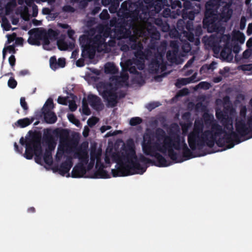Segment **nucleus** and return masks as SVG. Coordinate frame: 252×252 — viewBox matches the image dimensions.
Instances as JSON below:
<instances>
[{
	"mask_svg": "<svg viewBox=\"0 0 252 252\" xmlns=\"http://www.w3.org/2000/svg\"><path fill=\"white\" fill-rule=\"evenodd\" d=\"M204 123L211 126V129L203 131L204 125L201 120H195L192 130L188 134V142L190 149L201 150L205 146L213 148L218 137L224 132L222 126L214 120V116L208 113L203 115Z\"/></svg>",
	"mask_w": 252,
	"mask_h": 252,
	"instance_id": "f257e3e1",
	"label": "nucleus"
},
{
	"mask_svg": "<svg viewBox=\"0 0 252 252\" xmlns=\"http://www.w3.org/2000/svg\"><path fill=\"white\" fill-rule=\"evenodd\" d=\"M119 160L122 162L117 169H112L113 177L126 176L134 174H143L147 168L142 167L140 162L145 164L152 163L154 160L146 158L142 154L137 157L135 145L132 139L126 141L124 145Z\"/></svg>",
	"mask_w": 252,
	"mask_h": 252,
	"instance_id": "f03ea898",
	"label": "nucleus"
},
{
	"mask_svg": "<svg viewBox=\"0 0 252 252\" xmlns=\"http://www.w3.org/2000/svg\"><path fill=\"white\" fill-rule=\"evenodd\" d=\"M144 5L142 2H138L136 3H131L128 1H125L122 6L120 13H122L126 18H131L130 22H133L140 17L138 14L139 10L141 11V14H144L145 18L146 16H149L150 11H154L155 13H158L164 7V5L168 4L167 0H144Z\"/></svg>",
	"mask_w": 252,
	"mask_h": 252,
	"instance_id": "7ed1b4c3",
	"label": "nucleus"
},
{
	"mask_svg": "<svg viewBox=\"0 0 252 252\" xmlns=\"http://www.w3.org/2000/svg\"><path fill=\"white\" fill-rule=\"evenodd\" d=\"M125 1H128V2H130L131 3H136V4L138 3V2L143 3L142 1L138 0L135 2H132L131 0H126L122 2L121 8L118 12V16L119 18H113L110 21V27H114L113 30L115 33V34L117 36H119L120 37L123 36L127 30L135 29L137 27L139 23L146 22L148 20L149 17L146 16V17L145 18V16L144 14H141L142 11L139 10V12H138V14L139 16L141 15V16L140 17H137L138 19L133 21V22H130L131 18L128 17L127 18H126L124 15H122V13H120L122 4Z\"/></svg>",
	"mask_w": 252,
	"mask_h": 252,
	"instance_id": "20e7f679",
	"label": "nucleus"
},
{
	"mask_svg": "<svg viewBox=\"0 0 252 252\" xmlns=\"http://www.w3.org/2000/svg\"><path fill=\"white\" fill-rule=\"evenodd\" d=\"M156 142H159L160 146L165 149L168 152V156L175 163L181 162L183 159H178L179 155L174 150L179 149L180 142V135L174 133L169 136L167 135L165 131L161 128H158L155 131Z\"/></svg>",
	"mask_w": 252,
	"mask_h": 252,
	"instance_id": "39448f33",
	"label": "nucleus"
},
{
	"mask_svg": "<svg viewBox=\"0 0 252 252\" xmlns=\"http://www.w3.org/2000/svg\"><path fill=\"white\" fill-rule=\"evenodd\" d=\"M221 2V0H208L205 4L203 27L208 32L220 31L223 29L217 14V9Z\"/></svg>",
	"mask_w": 252,
	"mask_h": 252,
	"instance_id": "423d86ee",
	"label": "nucleus"
},
{
	"mask_svg": "<svg viewBox=\"0 0 252 252\" xmlns=\"http://www.w3.org/2000/svg\"><path fill=\"white\" fill-rule=\"evenodd\" d=\"M124 82L120 78H117L115 86L110 82H100L99 84L98 91L104 101L107 102V106L114 107L117 105L118 101L116 91L119 86H122Z\"/></svg>",
	"mask_w": 252,
	"mask_h": 252,
	"instance_id": "0eeeda50",
	"label": "nucleus"
},
{
	"mask_svg": "<svg viewBox=\"0 0 252 252\" xmlns=\"http://www.w3.org/2000/svg\"><path fill=\"white\" fill-rule=\"evenodd\" d=\"M220 123L224 128L229 131V132L224 131L223 133L224 134L222 137L216 139L215 143L219 147H223L225 146V144H227L226 148L231 149L234 146L235 144H239L242 142L237 134L233 130V120L231 117L228 116Z\"/></svg>",
	"mask_w": 252,
	"mask_h": 252,
	"instance_id": "6e6552de",
	"label": "nucleus"
},
{
	"mask_svg": "<svg viewBox=\"0 0 252 252\" xmlns=\"http://www.w3.org/2000/svg\"><path fill=\"white\" fill-rule=\"evenodd\" d=\"M142 149L144 153L147 156H150L153 157L157 154L158 152H160L164 155H166L168 152L165 149L160 146L159 142H152L151 139H149L147 142L142 144Z\"/></svg>",
	"mask_w": 252,
	"mask_h": 252,
	"instance_id": "1a4fd4ad",
	"label": "nucleus"
},
{
	"mask_svg": "<svg viewBox=\"0 0 252 252\" xmlns=\"http://www.w3.org/2000/svg\"><path fill=\"white\" fill-rule=\"evenodd\" d=\"M236 133L238 136L244 137L249 134H252V118L248 117L247 124L244 119L236 120Z\"/></svg>",
	"mask_w": 252,
	"mask_h": 252,
	"instance_id": "9d476101",
	"label": "nucleus"
},
{
	"mask_svg": "<svg viewBox=\"0 0 252 252\" xmlns=\"http://www.w3.org/2000/svg\"><path fill=\"white\" fill-rule=\"evenodd\" d=\"M195 2H191L189 0H185L183 3V9L182 10V17L184 20H193L195 14L199 12L198 10L195 11L193 9L194 6L195 5L200 9V4L195 3Z\"/></svg>",
	"mask_w": 252,
	"mask_h": 252,
	"instance_id": "9b49d317",
	"label": "nucleus"
},
{
	"mask_svg": "<svg viewBox=\"0 0 252 252\" xmlns=\"http://www.w3.org/2000/svg\"><path fill=\"white\" fill-rule=\"evenodd\" d=\"M224 37V35L220 36L212 35L209 37L204 36L202 40L205 45L212 48L215 53H219L221 47L220 42Z\"/></svg>",
	"mask_w": 252,
	"mask_h": 252,
	"instance_id": "f8f14e48",
	"label": "nucleus"
},
{
	"mask_svg": "<svg viewBox=\"0 0 252 252\" xmlns=\"http://www.w3.org/2000/svg\"><path fill=\"white\" fill-rule=\"evenodd\" d=\"M219 8L217 9L218 10ZM220 12L217 14L218 16V20L220 21L221 26L222 27V29L220 31H215L216 32H223L224 31V27H222L221 24V21L227 22L231 17L232 14V10L231 8V5L230 4L225 3L224 5L222 6V8L220 10Z\"/></svg>",
	"mask_w": 252,
	"mask_h": 252,
	"instance_id": "ddd939ff",
	"label": "nucleus"
},
{
	"mask_svg": "<svg viewBox=\"0 0 252 252\" xmlns=\"http://www.w3.org/2000/svg\"><path fill=\"white\" fill-rule=\"evenodd\" d=\"M38 138L39 142H41V136L39 134H34L32 138L28 140L26 143V151L24 154V157L28 159H31L33 158L34 153L35 152V148L33 141L36 139Z\"/></svg>",
	"mask_w": 252,
	"mask_h": 252,
	"instance_id": "4468645a",
	"label": "nucleus"
},
{
	"mask_svg": "<svg viewBox=\"0 0 252 252\" xmlns=\"http://www.w3.org/2000/svg\"><path fill=\"white\" fill-rule=\"evenodd\" d=\"M88 147V143L83 142L74 153V157L77 158L81 163L86 164L89 161V155L87 151Z\"/></svg>",
	"mask_w": 252,
	"mask_h": 252,
	"instance_id": "2eb2a0df",
	"label": "nucleus"
},
{
	"mask_svg": "<svg viewBox=\"0 0 252 252\" xmlns=\"http://www.w3.org/2000/svg\"><path fill=\"white\" fill-rule=\"evenodd\" d=\"M43 31V30H40L38 28L30 30L28 32L30 35L28 39V43L31 45L39 46L41 44L40 40Z\"/></svg>",
	"mask_w": 252,
	"mask_h": 252,
	"instance_id": "dca6fc26",
	"label": "nucleus"
},
{
	"mask_svg": "<svg viewBox=\"0 0 252 252\" xmlns=\"http://www.w3.org/2000/svg\"><path fill=\"white\" fill-rule=\"evenodd\" d=\"M72 166V158L70 157H68L66 160L60 164V166L54 167L53 170L55 172L58 171L61 175L64 176L65 174L69 172Z\"/></svg>",
	"mask_w": 252,
	"mask_h": 252,
	"instance_id": "f3484780",
	"label": "nucleus"
},
{
	"mask_svg": "<svg viewBox=\"0 0 252 252\" xmlns=\"http://www.w3.org/2000/svg\"><path fill=\"white\" fill-rule=\"evenodd\" d=\"M92 35L83 34L79 37L80 45L82 49V52H89L92 49Z\"/></svg>",
	"mask_w": 252,
	"mask_h": 252,
	"instance_id": "a211bd4d",
	"label": "nucleus"
},
{
	"mask_svg": "<svg viewBox=\"0 0 252 252\" xmlns=\"http://www.w3.org/2000/svg\"><path fill=\"white\" fill-rule=\"evenodd\" d=\"M87 100L88 103L94 109L98 111L103 108V106L101 100L98 96L93 94H89L87 96Z\"/></svg>",
	"mask_w": 252,
	"mask_h": 252,
	"instance_id": "6ab92c4d",
	"label": "nucleus"
},
{
	"mask_svg": "<svg viewBox=\"0 0 252 252\" xmlns=\"http://www.w3.org/2000/svg\"><path fill=\"white\" fill-rule=\"evenodd\" d=\"M179 149H176V150L180 151L182 150V155L185 158V160H188L195 157L193 155L192 152L188 147L187 144L185 142L184 137H182L180 136V142L179 144Z\"/></svg>",
	"mask_w": 252,
	"mask_h": 252,
	"instance_id": "aec40b11",
	"label": "nucleus"
},
{
	"mask_svg": "<svg viewBox=\"0 0 252 252\" xmlns=\"http://www.w3.org/2000/svg\"><path fill=\"white\" fill-rule=\"evenodd\" d=\"M193 20L180 19L177 23V28L181 33H183L187 31L193 30Z\"/></svg>",
	"mask_w": 252,
	"mask_h": 252,
	"instance_id": "412c9836",
	"label": "nucleus"
},
{
	"mask_svg": "<svg viewBox=\"0 0 252 252\" xmlns=\"http://www.w3.org/2000/svg\"><path fill=\"white\" fill-rule=\"evenodd\" d=\"M109 35V33L105 32L103 35L98 33L94 37L92 36V49H95L102 45L105 42L106 38L108 37Z\"/></svg>",
	"mask_w": 252,
	"mask_h": 252,
	"instance_id": "4be33fe9",
	"label": "nucleus"
},
{
	"mask_svg": "<svg viewBox=\"0 0 252 252\" xmlns=\"http://www.w3.org/2000/svg\"><path fill=\"white\" fill-rule=\"evenodd\" d=\"M131 50H136L134 52V56L136 59L144 60L145 55L143 52V46L140 41L134 42L131 45Z\"/></svg>",
	"mask_w": 252,
	"mask_h": 252,
	"instance_id": "5701e85b",
	"label": "nucleus"
},
{
	"mask_svg": "<svg viewBox=\"0 0 252 252\" xmlns=\"http://www.w3.org/2000/svg\"><path fill=\"white\" fill-rule=\"evenodd\" d=\"M86 170L84 164L79 163L76 165L71 172L72 178H81L86 174Z\"/></svg>",
	"mask_w": 252,
	"mask_h": 252,
	"instance_id": "b1692460",
	"label": "nucleus"
},
{
	"mask_svg": "<svg viewBox=\"0 0 252 252\" xmlns=\"http://www.w3.org/2000/svg\"><path fill=\"white\" fill-rule=\"evenodd\" d=\"M157 161L153 162L152 164L158 167H167L171 165V162L167 161L165 158L163 157L160 153H158L154 156Z\"/></svg>",
	"mask_w": 252,
	"mask_h": 252,
	"instance_id": "393cba45",
	"label": "nucleus"
},
{
	"mask_svg": "<svg viewBox=\"0 0 252 252\" xmlns=\"http://www.w3.org/2000/svg\"><path fill=\"white\" fill-rule=\"evenodd\" d=\"M35 148L34 155H35V161L37 163H40L42 155V149L41 142H39L38 138H36L33 141Z\"/></svg>",
	"mask_w": 252,
	"mask_h": 252,
	"instance_id": "a878e982",
	"label": "nucleus"
},
{
	"mask_svg": "<svg viewBox=\"0 0 252 252\" xmlns=\"http://www.w3.org/2000/svg\"><path fill=\"white\" fill-rule=\"evenodd\" d=\"M220 56L224 60L230 61L232 60L233 56L232 54V49L227 42H225L223 49L220 51Z\"/></svg>",
	"mask_w": 252,
	"mask_h": 252,
	"instance_id": "bb28decb",
	"label": "nucleus"
},
{
	"mask_svg": "<svg viewBox=\"0 0 252 252\" xmlns=\"http://www.w3.org/2000/svg\"><path fill=\"white\" fill-rule=\"evenodd\" d=\"M44 115V119L47 124H53L57 121V117L54 112L50 111L49 109H45V112H42Z\"/></svg>",
	"mask_w": 252,
	"mask_h": 252,
	"instance_id": "cd10ccee",
	"label": "nucleus"
},
{
	"mask_svg": "<svg viewBox=\"0 0 252 252\" xmlns=\"http://www.w3.org/2000/svg\"><path fill=\"white\" fill-rule=\"evenodd\" d=\"M167 3L166 6H171V8L173 10L176 9L175 12L179 11L178 13H179V15L181 14H182V11L180 10L182 7V3L181 1L179 0H167Z\"/></svg>",
	"mask_w": 252,
	"mask_h": 252,
	"instance_id": "c85d7f7f",
	"label": "nucleus"
},
{
	"mask_svg": "<svg viewBox=\"0 0 252 252\" xmlns=\"http://www.w3.org/2000/svg\"><path fill=\"white\" fill-rule=\"evenodd\" d=\"M34 120L33 117H32L31 119L29 118H25L18 120L15 123V124L21 128H24L30 125Z\"/></svg>",
	"mask_w": 252,
	"mask_h": 252,
	"instance_id": "c756f323",
	"label": "nucleus"
},
{
	"mask_svg": "<svg viewBox=\"0 0 252 252\" xmlns=\"http://www.w3.org/2000/svg\"><path fill=\"white\" fill-rule=\"evenodd\" d=\"M136 39H135L133 37H130L128 39L127 41H126V43H124L121 45L120 49L121 51L124 52H127L129 51L131 49V45L134 42H138Z\"/></svg>",
	"mask_w": 252,
	"mask_h": 252,
	"instance_id": "7c9ffc66",
	"label": "nucleus"
},
{
	"mask_svg": "<svg viewBox=\"0 0 252 252\" xmlns=\"http://www.w3.org/2000/svg\"><path fill=\"white\" fill-rule=\"evenodd\" d=\"M104 71L106 74H116L118 72V69L114 63H107L104 66Z\"/></svg>",
	"mask_w": 252,
	"mask_h": 252,
	"instance_id": "2f4dec72",
	"label": "nucleus"
},
{
	"mask_svg": "<svg viewBox=\"0 0 252 252\" xmlns=\"http://www.w3.org/2000/svg\"><path fill=\"white\" fill-rule=\"evenodd\" d=\"M178 12H175V10L171 11L169 8H165L162 13V16L164 18L170 17L172 19H175L179 15Z\"/></svg>",
	"mask_w": 252,
	"mask_h": 252,
	"instance_id": "473e14b6",
	"label": "nucleus"
},
{
	"mask_svg": "<svg viewBox=\"0 0 252 252\" xmlns=\"http://www.w3.org/2000/svg\"><path fill=\"white\" fill-rule=\"evenodd\" d=\"M103 165H101V167H100L97 171H96L94 174V178H108L109 175L108 172L103 169Z\"/></svg>",
	"mask_w": 252,
	"mask_h": 252,
	"instance_id": "72a5a7b5",
	"label": "nucleus"
},
{
	"mask_svg": "<svg viewBox=\"0 0 252 252\" xmlns=\"http://www.w3.org/2000/svg\"><path fill=\"white\" fill-rule=\"evenodd\" d=\"M43 141L46 143L52 142L55 140L52 134V131L50 129H46V132H44L43 135Z\"/></svg>",
	"mask_w": 252,
	"mask_h": 252,
	"instance_id": "f704fd0d",
	"label": "nucleus"
},
{
	"mask_svg": "<svg viewBox=\"0 0 252 252\" xmlns=\"http://www.w3.org/2000/svg\"><path fill=\"white\" fill-rule=\"evenodd\" d=\"M133 64L132 61L130 60H127L125 63L126 68L130 73L134 74H138V72L137 70V68L134 65H132Z\"/></svg>",
	"mask_w": 252,
	"mask_h": 252,
	"instance_id": "c9c22d12",
	"label": "nucleus"
},
{
	"mask_svg": "<svg viewBox=\"0 0 252 252\" xmlns=\"http://www.w3.org/2000/svg\"><path fill=\"white\" fill-rule=\"evenodd\" d=\"M148 32L152 39L158 40L160 38V33L157 30V29L154 26L151 27V29H149Z\"/></svg>",
	"mask_w": 252,
	"mask_h": 252,
	"instance_id": "e433bc0d",
	"label": "nucleus"
},
{
	"mask_svg": "<svg viewBox=\"0 0 252 252\" xmlns=\"http://www.w3.org/2000/svg\"><path fill=\"white\" fill-rule=\"evenodd\" d=\"M178 51L177 50H169L166 53V58L168 61L173 63L176 60Z\"/></svg>",
	"mask_w": 252,
	"mask_h": 252,
	"instance_id": "4c0bfd02",
	"label": "nucleus"
},
{
	"mask_svg": "<svg viewBox=\"0 0 252 252\" xmlns=\"http://www.w3.org/2000/svg\"><path fill=\"white\" fill-rule=\"evenodd\" d=\"M196 39L195 45H198L200 43L199 36L202 34V29L201 26H197L195 29H193Z\"/></svg>",
	"mask_w": 252,
	"mask_h": 252,
	"instance_id": "58836bf2",
	"label": "nucleus"
},
{
	"mask_svg": "<svg viewBox=\"0 0 252 252\" xmlns=\"http://www.w3.org/2000/svg\"><path fill=\"white\" fill-rule=\"evenodd\" d=\"M193 29L189 31H186L183 34L187 39L191 42H194L195 43L196 37H194V34L193 33Z\"/></svg>",
	"mask_w": 252,
	"mask_h": 252,
	"instance_id": "ea45409f",
	"label": "nucleus"
},
{
	"mask_svg": "<svg viewBox=\"0 0 252 252\" xmlns=\"http://www.w3.org/2000/svg\"><path fill=\"white\" fill-rule=\"evenodd\" d=\"M43 159L46 164L51 165L53 162L52 153L45 150L43 155Z\"/></svg>",
	"mask_w": 252,
	"mask_h": 252,
	"instance_id": "a19ab883",
	"label": "nucleus"
},
{
	"mask_svg": "<svg viewBox=\"0 0 252 252\" xmlns=\"http://www.w3.org/2000/svg\"><path fill=\"white\" fill-rule=\"evenodd\" d=\"M54 107V105L53 100L52 98H49L47 100L42 108V112H45V109H49L50 111H51V110L53 109Z\"/></svg>",
	"mask_w": 252,
	"mask_h": 252,
	"instance_id": "79ce46f5",
	"label": "nucleus"
},
{
	"mask_svg": "<svg viewBox=\"0 0 252 252\" xmlns=\"http://www.w3.org/2000/svg\"><path fill=\"white\" fill-rule=\"evenodd\" d=\"M133 64L137 66V68L139 70H142L144 67V60L136 59L133 58L132 60Z\"/></svg>",
	"mask_w": 252,
	"mask_h": 252,
	"instance_id": "37998d69",
	"label": "nucleus"
},
{
	"mask_svg": "<svg viewBox=\"0 0 252 252\" xmlns=\"http://www.w3.org/2000/svg\"><path fill=\"white\" fill-rule=\"evenodd\" d=\"M191 83L189 78H185L178 79L176 83V86L178 88H180L182 86H185Z\"/></svg>",
	"mask_w": 252,
	"mask_h": 252,
	"instance_id": "c03bdc74",
	"label": "nucleus"
},
{
	"mask_svg": "<svg viewBox=\"0 0 252 252\" xmlns=\"http://www.w3.org/2000/svg\"><path fill=\"white\" fill-rule=\"evenodd\" d=\"M82 110L83 114L89 115L91 114V110L88 106V103L85 98L82 100Z\"/></svg>",
	"mask_w": 252,
	"mask_h": 252,
	"instance_id": "a18cd8bd",
	"label": "nucleus"
},
{
	"mask_svg": "<svg viewBox=\"0 0 252 252\" xmlns=\"http://www.w3.org/2000/svg\"><path fill=\"white\" fill-rule=\"evenodd\" d=\"M216 118L221 122L223 121L228 116L225 114L223 112L219 109L216 110Z\"/></svg>",
	"mask_w": 252,
	"mask_h": 252,
	"instance_id": "49530a36",
	"label": "nucleus"
},
{
	"mask_svg": "<svg viewBox=\"0 0 252 252\" xmlns=\"http://www.w3.org/2000/svg\"><path fill=\"white\" fill-rule=\"evenodd\" d=\"M53 132L54 134L59 135L61 138L66 137L68 135V132L67 130L65 129H62L61 130L56 129Z\"/></svg>",
	"mask_w": 252,
	"mask_h": 252,
	"instance_id": "de8ad7c7",
	"label": "nucleus"
},
{
	"mask_svg": "<svg viewBox=\"0 0 252 252\" xmlns=\"http://www.w3.org/2000/svg\"><path fill=\"white\" fill-rule=\"evenodd\" d=\"M50 66L51 68L54 70L58 68V61L55 56L51 57L49 60Z\"/></svg>",
	"mask_w": 252,
	"mask_h": 252,
	"instance_id": "09e8293b",
	"label": "nucleus"
},
{
	"mask_svg": "<svg viewBox=\"0 0 252 252\" xmlns=\"http://www.w3.org/2000/svg\"><path fill=\"white\" fill-rule=\"evenodd\" d=\"M142 122V118L138 117H135L130 119L129 121V125L131 126H136L140 124Z\"/></svg>",
	"mask_w": 252,
	"mask_h": 252,
	"instance_id": "8fccbe9b",
	"label": "nucleus"
},
{
	"mask_svg": "<svg viewBox=\"0 0 252 252\" xmlns=\"http://www.w3.org/2000/svg\"><path fill=\"white\" fill-rule=\"evenodd\" d=\"M235 38L241 43L245 41V36L243 33L238 31L234 35Z\"/></svg>",
	"mask_w": 252,
	"mask_h": 252,
	"instance_id": "3c124183",
	"label": "nucleus"
},
{
	"mask_svg": "<svg viewBox=\"0 0 252 252\" xmlns=\"http://www.w3.org/2000/svg\"><path fill=\"white\" fill-rule=\"evenodd\" d=\"M47 32L43 30L41 40L43 41V45L44 46L48 45L50 43L49 40L50 38L47 36Z\"/></svg>",
	"mask_w": 252,
	"mask_h": 252,
	"instance_id": "603ef678",
	"label": "nucleus"
},
{
	"mask_svg": "<svg viewBox=\"0 0 252 252\" xmlns=\"http://www.w3.org/2000/svg\"><path fill=\"white\" fill-rule=\"evenodd\" d=\"M1 26L3 29L6 31H9L11 28L9 21L6 18H2Z\"/></svg>",
	"mask_w": 252,
	"mask_h": 252,
	"instance_id": "864d4df0",
	"label": "nucleus"
},
{
	"mask_svg": "<svg viewBox=\"0 0 252 252\" xmlns=\"http://www.w3.org/2000/svg\"><path fill=\"white\" fill-rule=\"evenodd\" d=\"M152 64L153 65H156L158 68H160L162 71L164 70L166 68L165 65L160 63L159 61H158L157 59L153 60L152 61Z\"/></svg>",
	"mask_w": 252,
	"mask_h": 252,
	"instance_id": "5fc2aeb1",
	"label": "nucleus"
},
{
	"mask_svg": "<svg viewBox=\"0 0 252 252\" xmlns=\"http://www.w3.org/2000/svg\"><path fill=\"white\" fill-rule=\"evenodd\" d=\"M58 46L59 49L62 51L66 50L68 47L67 43L63 41H58Z\"/></svg>",
	"mask_w": 252,
	"mask_h": 252,
	"instance_id": "6e6d98bb",
	"label": "nucleus"
},
{
	"mask_svg": "<svg viewBox=\"0 0 252 252\" xmlns=\"http://www.w3.org/2000/svg\"><path fill=\"white\" fill-rule=\"evenodd\" d=\"M7 84L9 88L14 89L17 85V82L13 77H11L8 81Z\"/></svg>",
	"mask_w": 252,
	"mask_h": 252,
	"instance_id": "4d7b16f0",
	"label": "nucleus"
},
{
	"mask_svg": "<svg viewBox=\"0 0 252 252\" xmlns=\"http://www.w3.org/2000/svg\"><path fill=\"white\" fill-rule=\"evenodd\" d=\"M47 146V148L45 149V150H47L48 151H49L52 153L53 151H54L56 148V142L55 140L46 143V144Z\"/></svg>",
	"mask_w": 252,
	"mask_h": 252,
	"instance_id": "13d9d810",
	"label": "nucleus"
},
{
	"mask_svg": "<svg viewBox=\"0 0 252 252\" xmlns=\"http://www.w3.org/2000/svg\"><path fill=\"white\" fill-rule=\"evenodd\" d=\"M20 105L24 111H26V114L29 109V107L24 97H21L20 98Z\"/></svg>",
	"mask_w": 252,
	"mask_h": 252,
	"instance_id": "bf43d9fd",
	"label": "nucleus"
},
{
	"mask_svg": "<svg viewBox=\"0 0 252 252\" xmlns=\"http://www.w3.org/2000/svg\"><path fill=\"white\" fill-rule=\"evenodd\" d=\"M67 117L70 122L72 123L76 126H78V125L80 123L79 120L75 118V116L73 114H68Z\"/></svg>",
	"mask_w": 252,
	"mask_h": 252,
	"instance_id": "052dcab7",
	"label": "nucleus"
},
{
	"mask_svg": "<svg viewBox=\"0 0 252 252\" xmlns=\"http://www.w3.org/2000/svg\"><path fill=\"white\" fill-rule=\"evenodd\" d=\"M98 119L96 117H92L87 121V124L90 127H93L98 122Z\"/></svg>",
	"mask_w": 252,
	"mask_h": 252,
	"instance_id": "680f3d73",
	"label": "nucleus"
},
{
	"mask_svg": "<svg viewBox=\"0 0 252 252\" xmlns=\"http://www.w3.org/2000/svg\"><path fill=\"white\" fill-rule=\"evenodd\" d=\"M160 105L159 102H152L148 104L147 108L151 111L152 110L158 107Z\"/></svg>",
	"mask_w": 252,
	"mask_h": 252,
	"instance_id": "e2e57ef3",
	"label": "nucleus"
},
{
	"mask_svg": "<svg viewBox=\"0 0 252 252\" xmlns=\"http://www.w3.org/2000/svg\"><path fill=\"white\" fill-rule=\"evenodd\" d=\"M6 36L7 37L6 44H10L14 40H15L17 35L16 33L13 32L11 34H7Z\"/></svg>",
	"mask_w": 252,
	"mask_h": 252,
	"instance_id": "0e129e2a",
	"label": "nucleus"
},
{
	"mask_svg": "<svg viewBox=\"0 0 252 252\" xmlns=\"http://www.w3.org/2000/svg\"><path fill=\"white\" fill-rule=\"evenodd\" d=\"M169 25L166 21H164L163 24L160 26L159 29L163 32H167L169 30Z\"/></svg>",
	"mask_w": 252,
	"mask_h": 252,
	"instance_id": "69168bd1",
	"label": "nucleus"
},
{
	"mask_svg": "<svg viewBox=\"0 0 252 252\" xmlns=\"http://www.w3.org/2000/svg\"><path fill=\"white\" fill-rule=\"evenodd\" d=\"M247 114V108L245 106H242L240 111V116L241 117V119H244L245 120Z\"/></svg>",
	"mask_w": 252,
	"mask_h": 252,
	"instance_id": "338daca9",
	"label": "nucleus"
},
{
	"mask_svg": "<svg viewBox=\"0 0 252 252\" xmlns=\"http://www.w3.org/2000/svg\"><path fill=\"white\" fill-rule=\"evenodd\" d=\"M246 21L247 20L245 16H242L241 17L240 22V29L241 30H243L245 28Z\"/></svg>",
	"mask_w": 252,
	"mask_h": 252,
	"instance_id": "774afa93",
	"label": "nucleus"
}]
</instances>
